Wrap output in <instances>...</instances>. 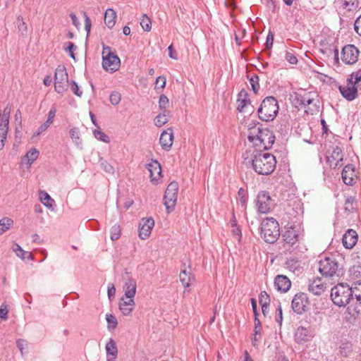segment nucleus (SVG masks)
Listing matches in <instances>:
<instances>
[{"label":"nucleus","mask_w":361,"mask_h":361,"mask_svg":"<svg viewBox=\"0 0 361 361\" xmlns=\"http://www.w3.org/2000/svg\"><path fill=\"white\" fill-rule=\"evenodd\" d=\"M279 104L275 97H267L262 102L257 112L259 119L264 121H273L279 112Z\"/></svg>","instance_id":"nucleus-4"},{"label":"nucleus","mask_w":361,"mask_h":361,"mask_svg":"<svg viewBox=\"0 0 361 361\" xmlns=\"http://www.w3.org/2000/svg\"><path fill=\"white\" fill-rule=\"evenodd\" d=\"M125 296L134 298L136 293V283L132 279H128L124 284Z\"/></svg>","instance_id":"nucleus-29"},{"label":"nucleus","mask_w":361,"mask_h":361,"mask_svg":"<svg viewBox=\"0 0 361 361\" xmlns=\"http://www.w3.org/2000/svg\"><path fill=\"white\" fill-rule=\"evenodd\" d=\"M309 299L306 293H298L292 300V309L298 314H302L307 310Z\"/></svg>","instance_id":"nucleus-13"},{"label":"nucleus","mask_w":361,"mask_h":361,"mask_svg":"<svg viewBox=\"0 0 361 361\" xmlns=\"http://www.w3.org/2000/svg\"><path fill=\"white\" fill-rule=\"evenodd\" d=\"M169 111L164 110V111L158 114L154 119V123L157 126L161 127L169 121Z\"/></svg>","instance_id":"nucleus-36"},{"label":"nucleus","mask_w":361,"mask_h":361,"mask_svg":"<svg viewBox=\"0 0 361 361\" xmlns=\"http://www.w3.org/2000/svg\"><path fill=\"white\" fill-rule=\"evenodd\" d=\"M326 289V286L320 278L314 279L310 281L308 290L314 295H320Z\"/></svg>","instance_id":"nucleus-27"},{"label":"nucleus","mask_w":361,"mask_h":361,"mask_svg":"<svg viewBox=\"0 0 361 361\" xmlns=\"http://www.w3.org/2000/svg\"><path fill=\"white\" fill-rule=\"evenodd\" d=\"M116 13L112 8H108L104 15V23L109 28H112L116 23Z\"/></svg>","instance_id":"nucleus-30"},{"label":"nucleus","mask_w":361,"mask_h":361,"mask_svg":"<svg viewBox=\"0 0 361 361\" xmlns=\"http://www.w3.org/2000/svg\"><path fill=\"white\" fill-rule=\"evenodd\" d=\"M348 85L346 86H339V90L342 96L348 101L354 100L357 95V90L352 78L347 80Z\"/></svg>","instance_id":"nucleus-17"},{"label":"nucleus","mask_w":361,"mask_h":361,"mask_svg":"<svg viewBox=\"0 0 361 361\" xmlns=\"http://www.w3.org/2000/svg\"><path fill=\"white\" fill-rule=\"evenodd\" d=\"M84 18H85V30L87 32V35L90 32L91 30V20L90 18L87 16L86 13H84Z\"/></svg>","instance_id":"nucleus-62"},{"label":"nucleus","mask_w":361,"mask_h":361,"mask_svg":"<svg viewBox=\"0 0 361 361\" xmlns=\"http://www.w3.org/2000/svg\"><path fill=\"white\" fill-rule=\"evenodd\" d=\"M355 30L361 36V16L355 22Z\"/></svg>","instance_id":"nucleus-63"},{"label":"nucleus","mask_w":361,"mask_h":361,"mask_svg":"<svg viewBox=\"0 0 361 361\" xmlns=\"http://www.w3.org/2000/svg\"><path fill=\"white\" fill-rule=\"evenodd\" d=\"M350 288L353 296H355L356 299V303L353 309L350 307L347 308V312L350 315L347 317V320L350 323H354L361 314V281L355 282Z\"/></svg>","instance_id":"nucleus-6"},{"label":"nucleus","mask_w":361,"mask_h":361,"mask_svg":"<svg viewBox=\"0 0 361 361\" xmlns=\"http://www.w3.org/2000/svg\"><path fill=\"white\" fill-rule=\"evenodd\" d=\"M120 63V59L116 54L111 51V48L104 47L102 51V67L104 69L110 73H114L118 69Z\"/></svg>","instance_id":"nucleus-8"},{"label":"nucleus","mask_w":361,"mask_h":361,"mask_svg":"<svg viewBox=\"0 0 361 361\" xmlns=\"http://www.w3.org/2000/svg\"><path fill=\"white\" fill-rule=\"evenodd\" d=\"M100 166L102 168V169L107 173L113 174L114 172V167L109 164L105 159L100 157L99 161Z\"/></svg>","instance_id":"nucleus-46"},{"label":"nucleus","mask_w":361,"mask_h":361,"mask_svg":"<svg viewBox=\"0 0 361 361\" xmlns=\"http://www.w3.org/2000/svg\"><path fill=\"white\" fill-rule=\"evenodd\" d=\"M283 238L286 245L293 247L299 240V231L295 227H290L285 231Z\"/></svg>","instance_id":"nucleus-22"},{"label":"nucleus","mask_w":361,"mask_h":361,"mask_svg":"<svg viewBox=\"0 0 361 361\" xmlns=\"http://www.w3.org/2000/svg\"><path fill=\"white\" fill-rule=\"evenodd\" d=\"M71 90L73 91V92L78 97H81L82 95V91H81L80 90L77 82L75 81H72L71 82Z\"/></svg>","instance_id":"nucleus-54"},{"label":"nucleus","mask_w":361,"mask_h":361,"mask_svg":"<svg viewBox=\"0 0 361 361\" xmlns=\"http://www.w3.org/2000/svg\"><path fill=\"white\" fill-rule=\"evenodd\" d=\"M116 294V288L114 287V285L113 283H109L108 285V289H107V295L109 297V299L111 300L113 298H114Z\"/></svg>","instance_id":"nucleus-58"},{"label":"nucleus","mask_w":361,"mask_h":361,"mask_svg":"<svg viewBox=\"0 0 361 361\" xmlns=\"http://www.w3.org/2000/svg\"><path fill=\"white\" fill-rule=\"evenodd\" d=\"M353 298L350 287L346 283H338L331 288V298L338 307H345Z\"/></svg>","instance_id":"nucleus-5"},{"label":"nucleus","mask_w":361,"mask_h":361,"mask_svg":"<svg viewBox=\"0 0 361 361\" xmlns=\"http://www.w3.org/2000/svg\"><path fill=\"white\" fill-rule=\"evenodd\" d=\"M147 169L150 173L151 181L154 184H158L161 175V168L160 164L157 160H152L147 164Z\"/></svg>","instance_id":"nucleus-21"},{"label":"nucleus","mask_w":361,"mask_h":361,"mask_svg":"<svg viewBox=\"0 0 361 361\" xmlns=\"http://www.w3.org/2000/svg\"><path fill=\"white\" fill-rule=\"evenodd\" d=\"M356 177L355 166L353 164L346 165L342 171V179L345 184L353 185Z\"/></svg>","instance_id":"nucleus-23"},{"label":"nucleus","mask_w":361,"mask_h":361,"mask_svg":"<svg viewBox=\"0 0 361 361\" xmlns=\"http://www.w3.org/2000/svg\"><path fill=\"white\" fill-rule=\"evenodd\" d=\"M18 28L22 35H25L27 32V28L26 23L23 20V18L18 17L17 19Z\"/></svg>","instance_id":"nucleus-51"},{"label":"nucleus","mask_w":361,"mask_h":361,"mask_svg":"<svg viewBox=\"0 0 361 361\" xmlns=\"http://www.w3.org/2000/svg\"><path fill=\"white\" fill-rule=\"evenodd\" d=\"M356 206L357 203L354 197L349 196L346 198L344 206V209L346 212H351L354 211Z\"/></svg>","instance_id":"nucleus-40"},{"label":"nucleus","mask_w":361,"mask_h":361,"mask_svg":"<svg viewBox=\"0 0 361 361\" xmlns=\"http://www.w3.org/2000/svg\"><path fill=\"white\" fill-rule=\"evenodd\" d=\"M357 241V235L355 231L348 229L343 236L342 242L345 248H353Z\"/></svg>","instance_id":"nucleus-26"},{"label":"nucleus","mask_w":361,"mask_h":361,"mask_svg":"<svg viewBox=\"0 0 361 361\" xmlns=\"http://www.w3.org/2000/svg\"><path fill=\"white\" fill-rule=\"evenodd\" d=\"M154 226V221L152 218L142 219L139 226V237L145 240L151 234Z\"/></svg>","instance_id":"nucleus-19"},{"label":"nucleus","mask_w":361,"mask_h":361,"mask_svg":"<svg viewBox=\"0 0 361 361\" xmlns=\"http://www.w3.org/2000/svg\"><path fill=\"white\" fill-rule=\"evenodd\" d=\"M40 200L46 207L49 209L52 208V204L54 202V200L51 198L47 192H41Z\"/></svg>","instance_id":"nucleus-41"},{"label":"nucleus","mask_w":361,"mask_h":361,"mask_svg":"<svg viewBox=\"0 0 361 361\" xmlns=\"http://www.w3.org/2000/svg\"><path fill=\"white\" fill-rule=\"evenodd\" d=\"M276 312L277 314L276 315V322L281 325L283 321V314L281 305H279L278 307L276 308Z\"/></svg>","instance_id":"nucleus-61"},{"label":"nucleus","mask_w":361,"mask_h":361,"mask_svg":"<svg viewBox=\"0 0 361 361\" xmlns=\"http://www.w3.org/2000/svg\"><path fill=\"white\" fill-rule=\"evenodd\" d=\"M286 59L290 63V64H296L298 63V59L296 56L290 52H286Z\"/></svg>","instance_id":"nucleus-59"},{"label":"nucleus","mask_w":361,"mask_h":361,"mask_svg":"<svg viewBox=\"0 0 361 361\" xmlns=\"http://www.w3.org/2000/svg\"><path fill=\"white\" fill-rule=\"evenodd\" d=\"M251 305H252V310H253V312L255 314V319L256 318H258V317H259V314L257 312V301L255 299H254V298L251 299Z\"/></svg>","instance_id":"nucleus-64"},{"label":"nucleus","mask_w":361,"mask_h":361,"mask_svg":"<svg viewBox=\"0 0 361 361\" xmlns=\"http://www.w3.org/2000/svg\"><path fill=\"white\" fill-rule=\"evenodd\" d=\"M39 154V151L35 148L31 149L26 153L24 157V161H26L28 166H30L34 161L37 159Z\"/></svg>","instance_id":"nucleus-37"},{"label":"nucleus","mask_w":361,"mask_h":361,"mask_svg":"<svg viewBox=\"0 0 361 361\" xmlns=\"http://www.w3.org/2000/svg\"><path fill=\"white\" fill-rule=\"evenodd\" d=\"M274 286L277 290L286 293L291 287V281L285 275H277L274 279Z\"/></svg>","instance_id":"nucleus-25"},{"label":"nucleus","mask_w":361,"mask_h":361,"mask_svg":"<svg viewBox=\"0 0 361 361\" xmlns=\"http://www.w3.org/2000/svg\"><path fill=\"white\" fill-rule=\"evenodd\" d=\"M134 298H126L123 296L118 303L119 309L123 315L128 316L133 310L135 307Z\"/></svg>","instance_id":"nucleus-24"},{"label":"nucleus","mask_w":361,"mask_h":361,"mask_svg":"<svg viewBox=\"0 0 361 361\" xmlns=\"http://www.w3.org/2000/svg\"><path fill=\"white\" fill-rule=\"evenodd\" d=\"M70 137L76 145L81 144V139L80 137L79 130L77 128H73L69 131Z\"/></svg>","instance_id":"nucleus-45"},{"label":"nucleus","mask_w":361,"mask_h":361,"mask_svg":"<svg viewBox=\"0 0 361 361\" xmlns=\"http://www.w3.org/2000/svg\"><path fill=\"white\" fill-rule=\"evenodd\" d=\"M359 50L353 44L345 45L341 51V59L348 65H353L357 61Z\"/></svg>","instance_id":"nucleus-14"},{"label":"nucleus","mask_w":361,"mask_h":361,"mask_svg":"<svg viewBox=\"0 0 361 361\" xmlns=\"http://www.w3.org/2000/svg\"><path fill=\"white\" fill-rule=\"evenodd\" d=\"M260 235L266 243H274L280 236V228L278 221L272 218L267 217L261 223Z\"/></svg>","instance_id":"nucleus-3"},{"label":"nucleus","mask_w":361,"mask_h":361,"mask_svg":"<svg viewBox=\"0 0 361 361\" xmlns=\"http://www.w3.org/2000/svg\"><path fill=\"white\" fill-rule=\"evenodd\" d=\"M111 239L112 240H118L121 236V227L118 224L114 225L110 230Z\"/></svg>","instance_id":"nucleus-48"},{"label":"nucleus","mask_w":361,"mask_h":361,"mask_svg":"<svg viewBox=\"0 0 361 361\" xmlns=\"http://www.w3.org/2000/svg\"><path fill=\"white\" fill-rule=\"evenodd\" d=\"M166 85V78L164 76H159L156 79L155 89L161 88L163 89Z\"/></svg>","instance_id":"nucleus-56"},{"label":"nucleus","mask_w":361,"mask_h":361,"mask_svg":"<svg viewBox=\"0 0 361 361\" xmlns=\"http://www.w3.org/2000/svg\"><path fill=\"white\" fill-rule=\"evenodd\" d=\"M169 102V99L166 95L161 94L159 97V106L160 109L166 110L165 109L166 108Z\"/></svg>","instance_id":"nucleus-53"},{"label":"nucleus","mask_w":361,"mask_h":361,"mask_svg":"<svg viewBox=\"0 0 361 361\" xmlns=\"http://www.w3.org/2000/svg\"><path fill=\"white\" fill-rule=\"evenodd\" d=\"M295 99L297 101V104H298L300 106H309V105L313 104L314 100L313 97L312 96L311 92H307V93L304 94L303 95L298 94L296 96Z\"/></svg>","instance_id":"nucleus-31"},{"label":"nucleus","mask_w":361,"mask_h":361,"mask_svg":"<svg viewBox=\"0 0 361 361\" xmlns=\"http://www.w3.org/2000/svg\"><path fill=\"white\" fill-rule=\"evenodd\" d=\"M286 265L288 269L293 273H298L301 271L300 262L296 259H289L286 261Z\"/></svg>","instance_id":"nucleus-34"},{"label":"nucleus","mask_w":361,"mask_h":361,"mask_svg":"<svg viewBox=\"0 0 361 361\" xmlns=\"http://www.w3.org/2000/svg\"><path fill=\"white\" fill-rule=\"evenodd\" d=\"M173 142V131L171 128L164 130L159 137V143L161 148L166 151L171 149Z\"/></svg>","instance_id":"nucleus-20"},{"label":"nucleus","mask_w":361,"mask_h":361,"mask_svg":"<svg viewBox=\"0 0 361 361\" xmlns=\"http://www.w3.org/2000/svg\"><path fill=\"white\" fill-rule=\"evenodd\" d=\"M251 164L253 170L259 175H269L276 169V157L262 150H255L252 154Z\"/></svg>","instance_id":"nucleus-1"},{"label":"nucleus","mask_w":361,"mask_h":361,"mask_svg":"<svg viewBox=\"0 0 361 361\" xmlns=\"http://www.w3.org/2000/svg\"><path fill=\"white\" fill-rule=\"evenodd\" d=\"M350 78H352V80L354 81L355 84H357L358 85H361V71H359L356 73H353Z\"/></svg>","instance_id":"nucleus-55"},{"label":"nucleus","mask_w":361,"mask_h":361,"mask_svg":"<svg viewBox=\"0 0 361 361\" xmlns=\"http://www.w3.org/2000/svg\"><path fill=\"white\" fill-rule=\"evenodd\" d=\"M140 23L145 31L149 32L151 30L152 23L149 18L146 14H142Z\"/></svg>","instance_id":"nucleus-42"},{"label":"nucleus","mask_w":361,"mask_h":361,"mask_svg":"<svg viewBox=\"0 0 361 361\" xmlns=\"http://www.w3.org/2000/svg\"><path fill=\"white\" fill-rule=\"evenodd\" d=\"M353 351V346L351 343H343L338 348V353L344 357H348L351 355Z\"/></svg>","instance_id":"nucleus-33"},{"label":"nucleus","mask_w":361,"mask_h":361,"mask_svg":"<svg viewBox=\"0 0 361 361\" xmlns=\"http://www.w3.org/2000/svg\"><path fill=\"white\" fill-rule=\"evenodd\" d=\"M11 109L8 105L6 106L3 113L1 112V123H0V149H1L4 146V141L6 139L8 130V125H9V118L11 114Z\"/></svg>","instance_id":"nucleus-12"},{"label":"nucleus","mask_w":361,"mask_h":361,"mask_svg":"<svg viewBox=\"0 0 361 361\" xmlns=\"http://www.w3.org/2000/svg\"><path fill=\"white\" fill-rule=\"evenodd\" d=\"M68 82V73L64 66H59L55 71L54 89L59 94H63L67 90Z\"/></svg>","instance_id":"nucleus-10"},{"label":"nucleus","mask_w":361,"mask_h":361,"mask_svg":"<svg viewBox=\"0 0 361 361\" xmlns=\"http://www.w3.org/2000/svg\"><path fill=\"white\" fill-rule=\"evenodd\" d=\"M121 96L118 92H113L110 94L109 99L112 105H117L121 102Z\"/></svg>","instance_id":"nucleus-50"},{"label":"nucleus","mask_w":361,"mask_h":361,"mask_svg":"<svg viewBox=\"0 0 361 361\" xmlns=\"http://www.w3.org/2000/svg\"><path fill=\"white\" fill-rule=\"evenodd\" d=\"M247 139L254 146L263 148L264 149H269L274 143L275 135L268 128L258 127L250 128Z\"/></svg>","instance_id":"nucleus-2"},{"label":"nucleus","mask_w":361,"mask_h":361,"mask_svg":"<svg viewBox=\"0 0 361 361\" xmlns=\"http://www.w3.org/2000/svg\"><path fill=\"white\" fill-rule=\"evenodd\" d=\"M237 110L241 113H252L253 112V106L249 109V105L251 104L249 96L245 91H240L238 94V98L237 99Z\"/></svg>","instance_id":"nucleus-18"},{"label":"nucleus","mask_w":361,"mask_h":361,"mask_svg":"<svg viewBox=\"0 0 361 361\" xmlns=\"http://www.w3.org/2000/svg\"><path fill=\"white\" fill-rule=\"evenodd\" d=\"M259 78L257 75H254L250 78V83L253 92L257 94L259 89Z\"/></svg>","instance_id":"nucleus-49"},{"label":"nucleus","mask_w":361,"mask_h":361,"mask_svg":"<svg viewBox=\"0 0 361 361\" xmlns=\"http://www.w3.org/2000/svg\"><path fill=\"white\" fill-rule=\"evenodd\" d=\"M13 221L8 218H4L0 220V235L6 231L12 226Z\"/></svg>","instance_id":"nucleus-43"},{"label":"nucleus","mask_w":361,"mask_h":361,"mask_svg":"<svg viewBox=\"0 0 361 361\" xmlns=\"http://www.w3.org/2000/svg\"><path fill=\"white\" fill-rule=\"evenodd\" d=\"M13 251L21 259H32L33 258L31 253L23 250V248L17 243H16L15 246L13 247Z\"/></svg>","instance_id":"nucleus-35"},{"label":"nucleus","mask_w":361,"mask_h":361,"mask_svg":"<svg viewBox=\"0 0 361 361\" xmlns=\"http://www.w3.org/2000/svg\"><path fill=\"white\" fill-rule=\"evenodd\" d=\"M66 44L67 47L66 49V51H68L70 56L75 60V57L73 52L76 50L77 47L73 42H68Z\"/></svg>","instance_id":"nucleus-52"},{"label":"nucleus","mask_w":361,"mask_h":361,"mask_svg":"<svg viewBox=\"0 0 361 361\" xmlns=\"http://www.w3.org/2000/svg\"><path fill=\"white\" fill-rule=\"evenodd\" d=\"M179 279L183 287L188 288L190 286L191 281L194 280V275L190 271H187L185 267L183 269H181Z\"/></svg>","instance_id":"nucleus-28"},{"label":"nucleus","mask_w":361,"mask_h":361,"mask_svg":"<svg viewBox=\"0 0 361 361\" xmlns=\"http://www.w3.org/2000/svg\"><path fill=\"white\" fill-rule=\"evenodd\" d=\"M326 162L331 168H336L343 159L342 149L340 147H333L331 152H328L326 154Z\"/></svg>","instance_id":"nucleus-15"},{"label":"nucleus","mask_w":361,"mask_h":361,"mask_svg":"<svg viewBox=\"0 0 361 361\" xmlns=\"http://www.w3.org/2000/svg\"><path fill=\"white\" fill-rule=\"evenodd\" d=\"M257 206L259 212L267 214L270 212L274 206V201L269 193L266 191H261L257 197Z\"/></svg>","instance_id":"nucleus-11"},{"label":"nucleus","mask_w":361,"mask_h":361,"mask_svg":"<svg viewBox=\"0 0 361 361\" xmlns=\"http://www.w3.org/2000/svg\"><path fill=\"white\" fill-rule=\"evenodd\" d=\"M93 134L95 138L98 140L102 141L105 143H109L110 142L109 137L100 130H94L93 131Z\"/></svg>","instance_id":"nucleus-47"},{"label":"nucleus","mask_w":361,"mask_h":361,"mask_svg":"<svg viewBox=\"0 0 361 361\" xmlns=\"http://www.w3.org/2000/svg\"><path fill=\"white\" fill-rule=\"evenodd\" d=\"M178 191V184L173 181L169 184L164 197V204L166 206L167 212L169 213L174 209Z\"/></svg>","instance_id":"nucleus-9"},{"label":"nucleus","mask_w":361,"mask_h":361,"mask_svg":"<svg viewBox=\"0 0 361 361\" xmlns=\"http://www.w3.org/2000/svg\"><path fill=\"white\" fill-rule=\"evenodd\" d=\"M313 337L314 334L310 327L298 326L294 333L295 341L299 344H303Z\"/></svg>","instance_id":"nucleus-16"},{"label":"nucleus","mask_w":361,"mask_h":361,"mask_svg":"<svg viewBox=\"0 0 361 361\" xmlns=\"http://www.w3.org/2000/svg\"><path fill=\"white\" fill-rule=\"evenodd\" d=\"M270 299L269 295L265 291H262L259 295L260 304H269Z\"/></svg>","instance_id":"nucleus-57"},{"label":"nucleus","mask_w":361,"mask_h":361,"mask_svg":"<svg viewBox=\"0 0 361 361\" xmlns=\"http://www.w3.org/2000/svg\"><path fill=\"white\" fill-rule=\"evenodd\" d=\"M342 1H343V8L349 11H354L360 6L359 0H342Z\"/></svg>","instance_id":"nucleus-39"},{"label":"nucleus","mask_w":361,"mask_h":361,"mask_svg":"<svg viewBox=\"0 0 361 361\" xmlns=\"http://www.w3.org/2000/svg\"><path fill=\"white\" fill-rule=\"evenodd\" d=\"M261 337V322L259 318L255 319V330H254V338L252 344L254 346L257 345V342L259 341Z\"/></svg>","instance_id":"nucleus-38"},{"label":"nucleus","mask_w":361,"mask_h":361,"mask_svg":"<svg viewBox=\"0 0 361 361\" xmlns=\"http://www.w3.org/2000/svg\"><path fill=\"white\" fill-rule=\"evenodd\" d=\"M106 359L108 357L116 358L118 355V348L116 342L110 338L109 341L106 345Z\"/></svg>","instance_id":"nucleus-32"},{"label":"nucleus","mask_w":361,"mask_h":361,"mask_svg":"<svg viewBox=\"0 0 361 361\" xmlns=\"http://www.w3.org/2000/svg\"><path fill=\"white\" fill-rule=\"evenodd\" d=\"M106 320L108 324L107 328L109 330L114 329L118 325L117 319L111 314H106Z\"/></svg>","instance_id":"nucleus-44"},{"label":"nucleus","mask_w":361,"mask_h":361,"mask_svg":"<svg viewBox=\"0 0 361 361\" xmlns=\"http://www.w3.org/2000/svg\"><path fill=\"white\" fill-rule=\"evenodd\" d=\"M318 269L323 276L333 277L339 275V264L332 257H325L320 259Z\"/></svg>","instance_id":"nucleus-7"},{"label":"nucleus","mask_w":361,"mask_h":361,"mask_svg":"<svg viewBox=\"0 0 361 361\" xmlns=\"http://www.w3.org/2000/svg\"><path fill=\"white\" fill-rule=\"evenodd\" d=\"M273 42H274V35L271 32H269L267 36L265 47L267 49H270L273 45Z\"/></svg>","instance_id":"nucleus-60"}]
</instances>
